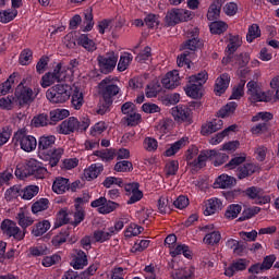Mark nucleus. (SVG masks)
<instances>
[{
	"label": "nucleus",
	"mask_w": 279,
	"mask_h": 279,
	"mask_svg": "<svg viewBox=\"0 0 279 279\" xmlns=\"http://www.w3.org/2000/svg\"><path fill=\"white\" fill-rule=\"evenodd\" d=\"M47 168L43 166V162L36 159H29L26 161L25 166L20 163L15 169V175L16 178H20V180H24V178H27L28 175H34L37 180H43L47 177Z\"/></svg>",
	"instance_id": "nucleus-1"
},
{
	"label": "nucleus",
	"mask_w": 279,
	"mask_h": 279,
	"mask_svg": "<svg viewBox=\"0 0 279 279\" xmlns=\"http://www.w3.org/2000/svg\"><path fill=\"white\" fill-rule=\"evenodd\" d=\"M27 82H32V76L24 78L15 89L14 97L17 106H25V104H32V101H34V99H36L40 94V87L38 85L32 88L27 86Z\"/></svg>",
	"instance_id": "nucleus-2"
},
{
	"label": "nucleus",
	"mask_w": 279,
	"mask_h": 279,
	"mask_svg": "<svg viewBox=\"0 0 279 279\" xmlns=\"http://www.w3.org/2000/svg\"><path fill=\"white\" fill-rule=\"evenodd\" d=\"M73 87L69 84H57L46 92V97L50 104H66L71 99Z\"/></svg>",
	"instance_id": "nucleus-3"
},
{
	"label": "nucleus",
	"mask_w": 279,
	"mask_h": 279,
	"mask_svg": "<svg viewBox=\"0 0 279 279\" xmlns=\"http://www.w3.org/2000/svg\"><path fill=\"white\" fill-rule=\"evenodd\" d=\"M208 82V72L203 71L189 77V84L185 86V95L192 99L202 97V86Z\"/></svg>",
	"instance_id": "nucleus-4"
},
{
	"label": "nucleus",
	"mask_w": 279,
	"mask_h": 279,
	"mask_svg": "<svg viewBox=\"0 0 279 279\" xmlns=\"http://www.w3.org/2000/svg\"><path fill=\"white\" fill-rule=\"evenodd\" d=\"M130 219L121 218L120 220L114 222V226L108 227V228H102V229H97L94 231L93 239L96 241V243H106V241H110L114 234H119L121 230H123V227L125 223H128Z\"/></svg>",
	"instance_id": "nucleus-5"
},
{
	"label": "nucleus",
	"mask_w": 279,
	"mask_h": 279,
	"mask_svg": "<svg viewBox=\"0 0 279 279\" xmlns=\"http://www.w3.org/2000/svg\"><path fill=\"white\" fill-rule=\"evenodd\" d=\"M66 77V69L62 66V63H58L53 71L47 72L41 76L40 86L41 88H49V86H53L56 82H62Z\"/></svg>",
	"instance_id": "nucleus-6"
},
{
	"label": "nucleus",
	"mask_w": 279,
	"mask_h": 279,
	"mask_svg": "<svg viewBox=\"0 0 279 279\" xmlns=\"http://www.w3.org/2000/svg\"><path fill=\"white\" fill-rule=\"evenodd\" d=\"M248 99L252 104L258 101H271L272 94L271 92H263L257 82L250 81L246 85Z\"/></svg>",
	"instance_id": "nucleus-7"
},
{
	"label": "nucleus",
	"mask_w": 279,
	"mask_h": 279,
	"mask_svg": "<svg viewBox=\"0 0 279 279\" xmlns=\"http://www.w3.org/2000/svg\"><path fill=\"white\" fill-rule=\"evenodd\" d=\"M98 66L100 72L105 75L112 73L117 69V62H119V54L114 51H109L105 56L97 57Z\"/></svg>",
	"instance_id": "nucleus-8"
},
{
	"label": "nucleus",
	"mask_w": 279,
	"mask_h": 279,
	"mask_svg": "<svg viewBox=\"0 0 279 279\" xmlns=\"http://www.w3.org/2000/svg\"><path fill=\"white\" fill-rule=\"evenodd\" d=\"M13 138L15 141V145H20L21 149L27 154L34 151V149L38 147V141H36V137L27 135L23 131H17Z\"/></svg>",
	"instance_id": "nucleus-9"
},
{
	"label": "nucleus",
	"mask_w": 279,
	"mask_h": 279,
	"mask_svg": "<svg viewBox=\"0 0 279 279\" xmlns=\"http://www.w3.org/2000/svg\"><path fill=\"white\" fill-rule=\"evenodd\" d=\"M170 114L177 123H186L187 125L193 123V111L186 105L172 107Z\"/></svg>",
	"instance_id": "nucleus-10"
},
{
	"label": "nucleus",
	"mask_w": 279,
	"mask_h": 279,
	"mask_svg": "<svg viewBox=\"0 0 279 279\" xmlns=\"http://www.w3.org/2000/svg\"><path fill=\"white\" fill-rule=\"evenodd\" d=\"M193 19V12L186 9H172L166 15L168 25H178V23H186Z\"/></svg>",
	"instance_id": "nucleus-11"
},
{
	"label": "nucleus",
	"mask_w": 279,
	"mask_h": 279,
	"mask_svg": "<svg viewBox=\"0 0 279 279\" xmlns=\"http://www.w3.org/2000/svg\"><path fill=\"white\" fill-rule=\"evenodd\" d=\"M90 206L92 208H97L99 215H110V213H114L120 205L114 201H108V198L100 196L99 198L93 201Z\"/></svg>",
	"instance_id": "nucleus-12"
},
{
	"label": "nucleus",
	"mask_w": 279,
	"mask_h": 279,
	"mask_svg": "<svg viewBox=\"0 0 279 279\" xmlns=\"http://www.w3.org/2000/svg\"><path fill=\"white\" fill-rule=\"evenodd\" d=\"M99 92L106 101H110L111 97L119 95V86L114 85V77L108 76L98 85Z\"/></svg>",
	"instance_id": "nucleus-13"
},
{
	"label": "nucleus",
	"mask_w": 279,
	"mask_h": 279,
	"mask_svg": "<svg viewBox=\"0 0 279 279\" xmlns=\"http://www.w3.org/2000/svg\"><path fill=\"white\" fill-rule=\"evenodd\" d=\"M0 230L7 236H13L15 241H23L25 239V231H22L21 228L16 226V222L10 219H5L2 221L0 226Z\"/></svg>",
	"instance_id": "nucleus-14"
},
{
	"label": "nucleus",
	"mask_w": 279,
	"mask_h": 279,
	"mask_svg": "<svg viewBox=\"0 0 279 279\" xmlns=\"http://www.w3.org/2000/svg\"><path fill=\"white\" fill-rule=\"evenodd\" d=\"M186 37L190 38L182 47V49H189L190 51H197L204 45L197 36H199V28L191 26L185 31Z\"/></svg>",
	"instance_id": "nucleus-15"
},
{
	"label": "nucleus",
	"mask_w": 279,
	"mask_h": 279,
	"mask_svg": "<svg viewBox=\"0 0 279 279\" xmlns=\"http://www.w3.org/2000/svg\"><path fill=\"white\" fill-rule=\"evenodd\" d=\"M62 156H64V148L59 147L40 153L38 158L44 160V162H48L49 167H58V162L62 160Z\"/></svg>",
	"instance_id": "nucleus-16"
},
{
	"label": "nucleus",
	"mask_w": 279,
	"mask_h": 279,
	"mask_svg": "<svg viewBox=\"0 0 279 279\" xmlns=\"http://www.w3.org/2000/svg\"><path fill=\"white\" fill-rule=\"evenodd\" d=\"M250 267V260L246 258L234 259L226 269L225 276L232 278L238 271H245Z\"/></svg>",
	"instance_id": "nucleus-17"
},
{
	"label": "nucleus",
	"mask_w": 279,
	"mask_h": 279,
	"mask_svg": "<svg viewBox=\"0 0 279 279\" xmlns=\"http://www.w3.org/2000/svg\"><path fill=\"white\" fill-rule=\"evenodd\" d=\"M203 232H206L203 241L207 245H217L221 241V233L215 229V225L203 227Z\"/></svg>",
	"instance_id": "nucleus-18"
},
{
	"label": "nucleus",
	"mask_w": 279,
	"mask_h": 279,
	"mask_svg": "<svg viewBox=\"0 0 279 279\" xmlns=\"http://www.w3.org/2000/svg\"><path fill=\"white\" fill-rule=\"evenodd\" d=\"M161 84L163 88H168V90H173V88H178V85L180 84V72H178V70L168 72L161 78Z\"/></svg>",
	"instance_id": "nucleus-19"
},
{
	"label": "nucleus",
	"mask_w": 279,
	"mask_h": 279,
	"mask_svg": "<svg viewBox=\"0 0 279 279\" xmlns=\"http://www.w3.org/2000/svg\"><path fill=\"white\" fill-rule=\"evenodd\" d=\"M124 191L130 196L128 204H136V202L143 199V192L138 190V183H126Z\"/></svg>",
	"instance_id": "nucleus-20"
},
{
	"label": "nucleus",
	"mask_w": 279,
	"mask_h": 279,
	"mask_svg": "<svg viewBox=\"0 0 279 279\" xmlns=\"http://www.w3.org/2000/svg\"><path fill=\"white\" fill-rule=\"evenodd\" d=\"M88 265V256L82 250H74L72 254L71 267L73 269H84Z\"/></svg>",
	"instance_id": "nucleus-21"
},
{
	"label": "nucleus",
	"mask_w": 279,
	"mask_h": 279,
	"mask_svg": "<svg viewBox=\"0 0 279 279\" xmlns=\"http://www.w3.org/2000/svg\"><path fill=\"white\" fill-rule=\"evenodd\" d=\"M80 125L77 124V118L71 117L68 120L61 122V124L58 126L59 134H73V132H77V128Z\"/></svg>",
	"instance_id": "nucleus-22"
},
{
	"label": "nucleus",
	"mask_w": 279,
	"mask_h": 279,
	"mask_svg": "<svg viewBox=\"0 0 279 279\" xmlns=\"http://www.w3.org/2000/svg\"><path fill=\"white\" fill-rule=\"evenodd\" d=\"M222 128L223 120L215 119L202 125L201 134H203V136H208L215 134V132H218V130H221Z\"/></svg>",
	"instance_id": "nucleus-23"
},
{
	"label": "nucleus",
	"mask_w": 279,
	"mask_h": 279,
	"mask_svg": "<svg viewBox=\"0 0 279 279\" xmlns=\"http://www.w3.org/2000/svg\"><path fill=\"white\" fill-rule=\"evenodd\" d=\"M236 184V179L226 173L220 174L214 182V189H232Z\"/></svg>",
	"instance_id": "nucleus-24"
},
{
	"label": "nucleus",
	"mask_w": 279,
	"mask_h": 279,
	"mask_svg": "<svg viewBox=\"0 0 279 279\" xmlns=\"http://www.w3.org/2000/svg\"><path fill=\"white\" fill-rule=\"evenodd\" d=\"M71 97V104L74 110H82V106H84V93L82 89L73 85Z\"/></svg>",
	"instance_id": "nucleus-25"
},
{
	"label": "nucleus",
	"mask_w": 279,
	"mask_h": 279,
	"mask_svg": "<svg viewBox=\"0 0 279 279\" xmlns=\"http://www.w3.org/2000/svg\"><path fill=\"white\" fill-rule=\"evenodd\" d=\"M56 135H43L38 140V156L48 151L50 147L56 145Z\"/></svg>",
	"instance_id": "nucleus-26"
},
{
	"label": "nucleus",
	"mask_w": 279,
	"mask_h": 279,
	"mask_svg": "<svg viewBox=\"0 0 279 279\" xmlns=\"http://www.w3.org/2000/svg\"><path fill=\"white\" fill-rule=\"evenodd\" d=\"M104 171V165L101 163H92L88 168L84 170V178L87 182H92V180H97L99 174Z\"/></svg>",
	"instance_id": "nucleus-27"
},
{
	"label": "nucleus",
	"mask_w": 279,
	"mask_h": 279,
	"mask_svg": "<svg viewBox=\"0 0 279 279\" xmlns=\"http://www.w3.org/2000/svg\"><path fill=\"white\" fill-rule=\"evenodd\" d=\"M221 206H223V204L221 203V199L209 198L205 203L204 215L206 217H210V215H215V213H219V210H221Z\"/></svg>",
	"instance_id": "nucleus-28"
},
{
	"label": "nucleus",
	"mask_w": 279,
	"mask_h": 279,
	"mask_svg": "<svg viewBox=\"0 0 279 279\" xmlns=\"http://www.w3.org/2000/svg\"><path fill=\"white\" fill-rule=\"evenodd\" d=\"M230 86V75L228 74H221L215 83V93L218 96L223 95L226 90H228V87Z\"/></svg>",
	"instance_id": "nucleus-29"
},
{
	"label": "nucleus",
	"mask_w": 279,
	"mask_h": 279,
	"mask_svg": "<svg viewBox=\"0 0 279 279\" xmlns=\"http://www.w3.org/2000/svg\"><path fill=\"white\" fill-rule=\"evenodd\" d=\"M186 145H189V137L183 136L179 141L172 143L170 147L166 149L165 156L171 158V156H175V154H178V151H180V149L183 147H186Z\"/></svg>",
	"instance_id": "nucleus-30"
},
{
	"label": "nucleus",
	"mask_w": 279,
	"mask_h": 279,
	"mask_svg": "<svg viewBox=\"0 0 279 279\" xmlns=\"http://www.w3.org/2000/svg\"><path fill=\"white\" fill-rule=\"evenodd\" d=\"M16 219L19 226L23 229L22 232H26L27 228H29V226H33L34 223V218H32V216H29V214H27L23 209H20Z\"/></svg>",
	"instance_id": "nucleus-31"
},
{
	"label": "nucleus",
	"mask_w": 279,
	"mask_h": 279,
	"mask_svg": "<svg viewBox=\"0 0 279 279\" xmlns=\"http://www.w3.org/2000/svg\"><path fill=\"white\" fill-rule=\"evenodd\" d=\"M97 271V266L93 265L87 268V270L77 274L75 271L66 272L63 279H88L89 276H93Z\"/></svg>",
	"instance_id": "nucleus-32"
},
{
	"label": "nucleus",
	"mask_w": 279,
	"mask_h": 279,
	"mask_svg": "<svg viewBox=\"0 0 279 279\" xmlns=\"http://www.w3.org/2000/svg\"><path fill=\"white\" fill-rule=\"evenodd\" d=\"M215 154V149L211 150H203L197 159H194L192 167H196V169H202V167H206V160H211L213 155Z\"/></svg>",
	"instance_id": "nucleus-33"
},
{
	"label": "nucleus",
	"mask_w": 279,
	"mask_h": 279,
	"mask_svg": "<svg viewBox=\"0 0 279 279\" xmlns=\"http://www.w3.org/2000/svg\"><path fill=\"white\" fill-rule=\"evenodd\" d=\"M53 193L57 195H62L69 191V179L66 178H57L52 184Z\"/></svg>",
	"instance_id": "nucleus-34"
},
{
	"label": "nucleus",
	"mask_w": 279,
	"mask_h": 279,
	"mask_svg": "<svg viewBox=\"0 0 279 279\" xmlns=\"http://www.w3.org/2000/svg\"><path fill=\"white\" fill-rule=\"evenodd\" d=\"M51 229V222L49 220H43L37 222L32 228V234L33 236H43V234H46L48 230Z\"/></svg>",
	"instance_id": "nucleus-35"
},
{
	"label": "nucleus",
	"mask_w": 279,
	"mask_h": 279,
	"mask_svg": "<svg viewBox=\"0 0 279 279\" xmlns=\"http://www.w3.org/2000/svg\"><path fill=\"white\" fill-rule=\"evenodd\" d=\"M221 0H214L207 12L208 21H217V19H219V14H221Z\"/></svg>",
	"instance_id": "nucleus-36"
},
{
	"label": "nucleus",
	"mask_w": 279,
	"mask_h": 279,
	"mask_svg": "<svg viewBox=\"0 0 279 279\" xmlns=\"http://www.w3.org/2000/svg\"><path fill=\"white\" fill-rule=\"evenodd\" d=\"M234 130H236V124H232L229 128L225 129L222 132L216 134L209 140L210 145H219V143H222L223 138H226V136H229L230 132H234Z\"/></svg>",
	"instance_id": "nucleus-37"
},
{
	"label": "nucleus",
	"mask_w": 279,
	"mask_h": 279,
	"mask_svg": "<svg viewBox=\"0 0 279 279\" xmlns=\"http://www.w3.org/2000/svg\"><path fill=\"white\" fill-rule=\"evenodd\" d=\"M241 45H243V40L241 39V36L231 35L229 37V43L227 45V53H229V56H232V53H234V51H236V49H239Z\"/></svg>",
	"instance_id": "nucleus-38"
},
{
	"label": "nucleus",
	"mask_w": 279,
	"mask_h": 279,
	"mask_svg": "<svg viewBox=\"0 0 279 279\" xmlns=\"http://www.w3.org/2000/svg\"><path fill=\"white\" fill-rule=\"evenodd\" d=\"M132 60H134V57L130 52H123L120 56V60L118 62V71L120 73H123V71H128V66L132 64Z\"/></svg>",
	"instance_id": "nucleus-39"
},
{
	"label": "nucleus",
	"mask_w": 279,
	"mask_h": 279,
	"mask_svg": "<svg viewBox=\"0 0 279 279\" xmlns=\"http://www.w3.org/2000/svg\"><path fill=\"white\" fill-rule=\"evenodd\" d=\"M180 254H183L185 258H191V250L185 244L174 245V247L170 250V256H172V258L180 256Z\"/></svg>",
	"instance_id": "nucleus-40"
},
{
	"label": "nucleus",
	"mask_w": 279,
	"mask_h": 279,
	"mask_svg": "<svg viewBox=\"0 0 279 279\" xmlns=\"http://www.w3.org/2000/svg\"><path fill=\"white\" fill-rule=\"evenodd\" d=\"M16 77H19V73L14 72L9 76V78L0 85V95H8L10 90H12V86L14 85V82H16Z\"/></svg>",
	"instance_id": "nucleus-41"
},
{
	"label": "nucleus",
	"mask_w": 279,
	"mask_h": 279,
	"mask_svg": "<svg viewBox=\"0 0 279 279\" xmlns=\"http://www.w3.org/2000/svg\"><path fill=\"white\" fill-rule=\"evenodd\" d=\"M71 112L69 109H54L50 111V121L52 123H58V121H62L70 117Z\"/></svg>",
	"instance_id": "nucleus-42"
},
{
	"label": "nucleus",
	"mask_w": 279,
	"mask_h": 279,
	"mask_svg": "<svg viewBox=\"0 0 279 279\" xmlns=\"http://www.w3.org/2000/svg\"><path fill=\"white\" fill-rule=\"evenodd\" d=\"M40 187L38 185H27L23 190H21L22 193V199H34L36 197L37 193H39Z\"/></svg>",
	"instance_id": "nucleus-43"
},
{
	"label": "nucleus",
	"mask_w": 279,
	"mask_h": 279,
	"mask_svg": "<svg viewBox=\"0 0 279 279\" xmlns=\"http://www.w3.org/2000/svg\"><path fill=\"white\" fill-rule=\"evenodd\" d=\"M78 45L86 49L87 51H95L97 47L95 46V41L93 39L88 38V35L83 34L78 37L77 40Z\"/></svg>",
	"instance_id": "nucleus-44"
},
{
	"label": "nucleus",
	"mask_w": 279,
	"mask_h": 279,
	"mask_svg": "<svg viewBox=\"0 0 279 279\" xmlns=\"http://www.w3.org/2000/svg\"><path fill=\"white\" fill-rule=\"evenodd\" d=\"M143 232V227L136 225V223H131L129 225L125 230H124V236L125 239H132L134 236H138Z\"/></svg>",
	"instance_id": "nucleus-45"
},
{
	"label": "nucleus",
	"mask_w": 279,
	"mask_h": 279,
	"mask_svg": "<svg viewBox=\"0 0 279 279\" xmlns=\"http://www.w3.org/2000/svg\"><path fill=\"white\" fill-rule=\"evenodd\" d=\"M19 14V11L15 9H9L4 11H0V23H10L14 21Z\"/></svg>",
	"instance_id": "nucleus-46"
},
{
	"label": "nucleus",
	"mask_w": 279,
	"mask_h": 279,
	"mask_svg": "<svg viewBox=\"0 0 279 279\" xmlns=\"http://www.w3.org/2000/svg\"><path fill=\"white\" fill-rule=\"evenodd\" d=\"M229 156L226 153H220L215 150V154L211 155V161L214 167H221V165H225V162H228Z\"/></svg>",
	"instance_id": "nucleus-47"
},
{
	"label": "nucleus",
	"mask_w": 279,
	"mask_h": 279,
	"mask_svg": "<svg viewBox=\"0 0 279 279\" xmlns=\"http://www.w3.org/2000/svg\"><path fill=\"white\" fill-rule=\"evenodd\" d=\"M255 171H256V166H254V163H246L239 169L238 178L240 180H243L244 178L252 175V173H255Z\"/></svg>",
	"instance_id": "nucleus-48"
},
{
	"label": "nucleus",
	"mask_w": 279,
	"mask_h": 279,
	"mask_svg": "<svg viewBox=\"0 0 279 279\" xmlns=\"http://www.w3.org/2000/svg\"><path fill=\"white\" fill-rule=\"evenodd\" d=\"M234 110H236V102L231 101L218 111V117H220V119H226V117L234 114Z\"/></svg>",
	"instance_id": "nucleus-49"
},
{
	"label": "nucleus",
	"mask_w": 279,
	"mask_h": 279,
	"mask_svg": "<svg viewBox=\"0 0 279 279\" xmlns=\"http://www.w3.org/2000/svg\"><path fill=\"white\" fill-rule=\"evenodd\" d=\"M47 208H49V199L40 198L32 205V213L38 215V213H43V210H47Z\"/></svg>",
	"instance_id": "nucleus-50"
},
{
	"label": "nucleus",
	"mask_w": 279,
	"mask_h": 279,
	"mask_svg": "<svg viewBox=\"0 0 279 279\" xmlns=\"http://www.w3.org/2000/svg\"><path fill=\"white\" fill-rule=\"evenodd\" d=\"M14 106H19L15 96H8L0 99V108L2 110H12Z\"/></svg>",
	"instance_id": "nucleus-51"
},
{
	"label": "nucleus",
	"mask_w": 279,
	"mask_h": 279,
	"mask_svg": "<svg viewBox=\"0 0 279 279\" xmlns=\"http://www.w3.org/2000/svg\"><path fill=\"white\" fill-rule=\"evenodd\" d=\"M4 197L7 202H12V199H16V197H22L21 185H13L8 189L4 193Z\"/></svg>",
	"instance_id": "nucleus-52"
},
{
	"label": "nucleus",
	"mask_w": 279,
	"mask_h": 279,
	"mask_svg": "<svg viewBox=\"0 0 279 279\" xmlns=\"http://www.w3.org/2000/svg\"><path fill=\"white\" fill-rule=\"evenodd\" d=\"M102 186H105V189H112V186H120V189H123V179L107 177L102 182Z\"/></svg>",
	"instance_id": "nucleus-53"
},
{
	"label": "nucleus",
	"mask_w": 279,
	"mask_h": 279,
	"mask_svg": "<svg viewBox=\"0 0 279 279\" xmlns=\"http://www.w3.org/2000/svg\"><path fill=\"white\" fill-rule=\"evenodd\" d=\"M193 274H195V268H193L192 266H187L177 270L173 276L177 279H187V278H192Z\"/></svg>",
	"instance_id": "nucleus-54"
},
{
	"label": "nucleus",
	"mask_w": 279,
	"mask_h": 279,
	"mask_svg": "<svg viewBox=\"0 0 279 279\" xmlns=\"http://www.w3.org/2000/svg\"><path fill=\"white\" fill-rule=\"evenodd\" d=\"M66 223H69V211L66 209H61L57 214L54 228H61V226H64Z\"/></svg>",
	"instance_id": "nucleus-55"
},
{
	"label": "nucleus",
	"mask_w": 279,
	"mask_h": 279,
	"mask_svg": "<svg viewBox=\"0 0 279 279\" xmlns=\"http://www.w3.org/2000/svg\"><path fill=\"white\" fill-rule=\"evenodd\" d=\"M171 201H169V197L161 196L158 201V210L161 215H167L169 210H171Z\"/></svg>",
	"instance_id": "nucleus-56"
},
{
	"label": "nucleus",
	"mask_w": 279,
	"mask_h": 279,
	"mask_svg": "<svg viewBox=\"0 0 279 279\" xmlns=\"http://www.w3.org/2000/svg\"><path fill=\"white\" fill-rule=\"evenodd\" d=\"M209 29L211 34H223V32L228 29V24H226V22L216 21L209 25Z\"/></svg>",
	"instance_id": "nucleus-57"
},
{
	"label": "nucleus",
	"mask_w": 279,
	"mask_h": 279,
	"mask_svg": "<svg viewBox=\"0 0 279 279\" xmlns=\"http://www.w3.org/2000/svg\"><path fill=\"white\" fill-rule=\"evenodd\" d=\"M245 81L242 80L235 87H233L230 99H241L245 95Z\"/></svg>",
	"instance_id": "nucleus-58"
},
{
	"label": "nucleus",
	"mask_w": 279,
	"mask_h": 279,
	"mask_svg": "<svg viewBox=\"0 0 279 279\" xmlns=\"http://www.w3.org/2000/svg\"><path fill=\"white\" fill-rule=\"evenodd\" d=\"M258 37H260V27H258L257 24L251 25L246 35L247 43H254Z\"/></svg>",
	"instance_id": "nucleus-59"
},
{
	"label": "nucleus",
	"mask_w": 279,
	"mask_h": 279,
	"mask_svg": "<svg viewBox=\"0 0 279 279\" xmlns=\"http://www.w3.org/2000/svg\"><path fill=\"white\" fill-rule=\"evenodd\" d=\"M160 90H161V87L158 83H150L146 87V97L148 99H151L153 97H157Z\"/></svg>",
	"instance_id": "nucleus-60"
},
{
	"label": "nucleus",
	"mask_w": 279,
	"mask_h": 279,
	"mask_svg": "<svg viewBox=\"0 0 279 279\" xmlns=\"http://www.w3.org/2000/svg\"><path fill=\"white\" fill-rule=\"evenodd\" d=\"M241 205H230L226 211L227 219H236L241 214Z\"/></svg>",
	"instance_id": "nucleus-61"
},
{
	"label": "nucleus",
	"mask_w": 279,
	"mask_h": 279,
	"mask_svg": "<svg viewBox=\"0 0 279 279\" xmlns=\"http://www.w3.org/2000/svg\"><path fill=\"white\" fill-rule=\"evenodd\" d=\"M94 156H97V158H100L104 162H108V160H112L114 158V153L110 149L96 150Z\"/></svg>",
	"instance_id": "nucleus-62"
},
{
	"label": "nucleus",
	"mask_w": 279,
	"mask_h": 279,
	"mask_svg": "<svg viewBox=\"0 0 279 279\" xmlns=\"http://www.w3.org/2000/svg\"><path fill=\"white\" fill-rule=\"evenodd\" d=\"M33 56L34 52H32V50L24 49L20 54V64H22V66H27V64L32 62Z\"/></svg>",
	"instance_id": "nucleus-63"
},
{
	"label": "nucleus",
	"mask_w": 279,
	"mask_h": 279,
	"mask_svg": "<svg viewBox=\"0 0 279 279\" xmlns=\"http://www.w3.org/2000/svg\"><path fill=\"white\" fill-rule=\"evenodd\" d=\"M145 279H158V268L148 265L143 270Z\"/></svg>",
	"instance_id": "nucleus-64"
}]
</instances>
